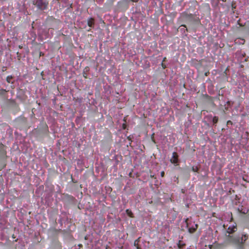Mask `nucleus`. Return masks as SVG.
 I'll return each instance as SVG.
<instances>
[{
  "instance_id": "8",
  "label": "nucleus",
  "mask_w": 249,
  "mask_h": 249,
  "mask_svg": "<svg viewBox=\"0 0 249 249\" xmlns=\"http://www.w3.org/2000/svg\"><path fill=\"white\" fill-rule=\"evenodd\" d=\"M125 212H126V213L127 215L129 217H130L131 218H133V217H134L133 213H132L131 210H130V209H126Z\"/></svg>"
},
{
  "instance_id": "9",
  "label": "nucleus",
  "mask_w": 249,
  "mask_h": 249,
  "mask_svg": "<svg viewBox=\"0 0 249 249\" xmlns=\"http://www.w3.org/2000/svg\"><path fill=\"white\" fill-rule=\"evenodd\" d=\"M185 246V244L182 243L181 241H179L178 243V247L179 249H183Z\"/></svg>"
},
{
  "instance_id": "28",
  "label": "nucleus",
  "mask_w": 249,
  "mask_h": 249,
  "mask_svg": "<svg viewBox=\"0 0 249 249\" xmlns=\"http://www.w3.org/2000/svg\"><path fill=\"white\" fill-rule=\"evenodd\" d=\"M205 75L206 76H207V72H205Z\"/></svg>"
},
{
  "instance_id": "22",
  "label": "nucleus",
  "mask_w": 249,
  "mask_h": 249,
  "mask_svg": "<svg viewBox=\"0 0 249 249\" xmlns=\"http://www.w3.org/2000/svg\"><path fill=\"white\" fill-rule=\"evenodd\" d=\"M232 124V122H231V121H228L227 122V124Z\"/></svg>"
},
{
  "instance_id": "5",
  "label": "nucleus",
  "mask_w": 249,
  "mask_h": 249,
  "mask_svg": "<svg viewBox=\"0 0 249 249\" xmlns=\"http://www.w3.org/2000/svg\"><path fill=\"white\" fill-rule=\"evenodd\" d=\"M171 163L176 164L178 162V155L177 152H174L172 153V156L170 159Z\"/></svg>"
},
{
  "instance_id": "6",
  "label": "nucleus",
  "mask_w": 249,
  "mask_h": 249,
  "mask_svg": "<svg viewBox=\"0 0 249 249\" xmlns=\"http://www.w3.org/2000/svg\"><path fill=\"white\" fill-rule=\"evenodd\" d=\"M87 24L90 27L92 28H94L95 26V20L92 18H89L87 20Z\"/></svg>"
},
{
  "instance_id": "21",
  "label": "nucleus",
  "mask_w": 249,
  "mask_h": 249,
  "mask_svg": "<svg viewBox=\"0 0 249 249\" xmlns=\"http://www.w3.org/2000/svg\"><path fill=\"white\" fill-rule=\"evenodd\" d=\"M137 249H142L141 247L139 246H138L137 247H136Z\"/></svg>"
},
{
  "instance_id": "12",
  "label": "nucleus",
  "mask_w": 249,
  "mask_h": 249,
  "mask_svg": "<svg viewBox=\"0 0 249 249\" xmlns=\"http://www.w3.org/2000/svg\"><path fill=\"white\" fill-rule=\"evenodd\" d=\"M114 2V0H107L106 4H107L109 6H111L113 5Z\"/></svg>"
},
{
  "instance_id": "18",
  "label": "nucleus",
  "mask_w": 249,
  "mask_h": 249,
  "mask_svg": "<svg viewBox=\"0 0 249 249\" xmlns=\"http://www.w3.org/2000/svg\"><path fill=\"white\" fill-rule=\"evenodd\" d=\"M84 77H85V78L87 77V75H86V74L85 73V71H84V75H83Z\"/></svg>"
},
{
  "instance_id": "1",
  "label": "nucleus",
  "mask_w": 249,
  "mask_h": 249,
  "mask_svg": "<svg viewBox=\"0 0 249 249\" xmlns=\"http://www.w3.org/2000/svg\"><path fill=\"white\" fill-rule=\"evenodd\" d=\"M237 230L236 225L230 226L227 231L229 234L226 237V241L232 244L236 249H245V242L248 239V236L244 233L237 235H230Z\"/></svg>"
},
{
  "instance_id": "27",
  "label": "nucleus",
  "mask_w": 249,
  "mask_h": 249,
  "mask_svg": "<svg viewBox=\"0 0 249 249\" xmlns=\"http://www.w3.org/2000/svg\"><path fill=\"white\" fill-rule=\"evenodd\" d=\"M184 222L187 223V219H184Z\"/></svg>"
},
{
  "instance_id": "30",
  "label": "nucleus",
  "mask_w": 249,
  "mask_h": 249,
  "mask_svg": "<svg viewBox=\"0 0 249 249\" xmlns=\"http://www.w3.org/2000/svg\"><path fill=\"white\" fill-rule=\"evenodd\" d=\"M245 61H248V58H245Z\"/></svg>"
},
{
  "instance_id": "16",
  "label": "nucleus",
  "mask_w": 249,
  "mask_h": 249,
  "mask_svg": "<svg viewBox=\"0 0 249 249\" xmlns=\"http://www.w3.org/2000/svg\"><path fill=\"white\" fill-rule=\"evenodd\" d=\"M161 65H162V67H163V68H165L166 67V65L163 64V63H161Z\"/></svg>"
},
{
  "instance_id": "3",
  "label": "nucleus",
  "mask_w": 249,
  "mask_h": 249,
  "mask_svg": "<svg viewBox=\"0 0 249 249\" xmlns=\"http://www.w3.org/2000/svg\"><path fill=\"white\" fill-rule=\"evenodd\" d=\"M33 4L35 5L38 10L43 11L47 10L49 5L48 0H33Z\"/></svg>"
},
{
  "instance_id": "23",
  "label": "nucleus",
  "mask_w": 249,
  "mask_h": 249,
  "mask_svg": "<svg viewBox=\"0 0 249 249\" xmlns=\"http://www.w3.org/2000/svg\"><path fill=\"white\" fill-rule=\"evenodd\" d=\"M62 0V1L64 2L65 3L67 2V1H68V0Z\"/></svg>"
},
{
  "instance_id": "10",
  "label": "nucleus",
  "mask_w": 249,
  "mask_h": 249,
  "mask_svg": "<svg viewBox=\"0 0 249 249\" xmlns=\"http://www.w3.org/2000/svg\"><path fill=\"white\" fill-rule=\"evenodd\" d=\"M218 0H212V5L214 6H217L218 5Z\"/></svg>"
},
{
  "instance_id": "20",
  "label": "nucleus",
  "mask_w": 249,
  "mask_h": 249,
  "mask_svg": "<svg viewBox=\"0 0 249 249\" xmlns=\"http://www.w3.org/2000/svg\"><path fill=\"white\" fill-rule=\"evenodd\" d=\"M231 6L232 9L235 8V6L234 5V4H232Z\"/></svg>"
},
{
  "instance_id": "31",
  "label": "nucleus",
  "mask_w": 249,
  "mask_h": 249,
  "mask_svg": "<svg viewBox=\"0 0 249 249\" xmlns=\"http://www.w3.org/2000/svg\"><path fill=\"white\" fill-rule=\"evenodd\" d=\"M90 30H91V29H90V28H89V29L87 30V31H90Z\"/></svg>"
},
{
  "instance_id": "11",
  "label": "nucleus",
  "mask_w": 249,
  "mask_h": 249,
  "mask_svg": "<svg viewBox=\"0 0 249 249\" xmlns=\"http://www.w3.org/2000/svg\"><path fill=\"white\" fill-rule=\"evenodd\" d=\"M140 237L138 238L137 239L135 240L134 243V246L137 247L138 246H139V243L140 242Z\"/></svg>"
},
{
  "instance_id": "32",
  "label": "nucleus",
  "mask_w": 249,
  "mask_h": 249,
  "mask_svg": "<svg viewBox=\"0 0 249 249\" xmlns=\"http://www.w3.org/2000/svg\"><path fill=\"white\" fill-rule=\"evenodd\" d=\"M183 26L182 25H181V26L180 27V28H181V27H182ZM184 27H185V26H183Z\"/></svg>"
},
{
  "instance_id": "19",
  "label": "nucleus",
  "mask_w": 249,
  "mask_h": 249,
  "mask_svg": "<svg viewBox=\"0 0 249 249\" xmlns=\"http://www.w3.org/2000/svg\"><path fill=\"white\" fill-rule=\"evenodd\" d=\"M125 127H126V124H123V128L124 129H125Z\"/></svg>"
},
{
  "instance_id": "24",
  "label": "nucleus",
  "mask_w": 249,
  "mask_h": 249,
  "mask_svg": "<svg viewBox=\"0 0 249 249\" xmlns=\"http://www.w3.org/2000/svg\"><path fill=\"white\" fill-rule=\"evenodd\" d=\"M131 0L133 1V2H137L139 0Z\"/></svg>"
},
{
  "instance_id": "29",
  "label": "nucleus",
  "mask_w": 249,
  "mask_h": 249,
  "mask_svg": "<svg viewBox=\"0 0 249 249\" xmlns=\"http://www.w3.org/2000/svg\"><path fill=\"white\" fill-rule=\"evenodd\" d=\"M88 69V68H86L85 70H86V71H87Z\"/></svg>"
},
{
  "instance_id": "33",
  "label": "nucleus",
  "mask_w": 249,
  "mask_h": 249,
  "mask_svg": "<svg viewBox=\"0 0 249 249\" xmlns=\"http://www.w3.org/2000/svg\"><path fill=\"white\" fill-rule=\"evenodd\" d=\"M223 0V1H226V0Z\"/></svg>"
},
{
  "instance_id": "26",
  "label": "nucleus",
  "mask_w": 249,
  "mask_h": 249,
  "mask_svg": "<svg viewBox=\"0 0 249 249\" xmlns=\"http://www.w3.org/2000/svg\"><path fill=\"white\" fill-rule=\"evenodd\" d=\"M6 78H13V77L11 76H8Z\"/></svg>"
},
{
  "instance_id": "15",
  "label": "nucleus",
  "mask_w": 249,
  "mask_h": 249,
  "mask_svg": "<svg viewBox=\"0 0 249 249\" xmlns=\"http://www.w3.org/2000/svg\"><path fill=\"white\" fill-rule=\"evenodd\" d=\"M164 175H165V173L164 171L161 172L160 175H161V177H163L164 176Z\"/></svg>"
},
{
  "instance_id": "2",
  "label": "nucleus",
  "mask_w": 249,
  "mask_h": 249,
  "mask_svg": "<svg viewBox=\"0 0 249 249\" xmlns=\"http://www.w3.org/2000/svg\"><path fill=\"white\" fill-rule=\"evenodd\" d=\"M189 13H188V20L194 22L195 24H199L200 19L198 17L196 14L195 10L196 7L197 5L196 1H192L189 2Z\"/></svg>"
},
{
  "instance_id": "17",
  "label": "nucleus",
  "mask_w": 249,
  "mask_h": 249,
  "mask_svg": "<svg viewBox=\"0 0 249 249\" xmlns=\"http://www.w3.org/2000/svg\"><path fill=\"white\" fill-rule=\"evenodd\" d=\"M11 79H9V78H7V79H6V80H7V82H8V83H10V82H11Z\"/></svg>"
},
{
  "instance_id": "7",
  "label": "nucleus",
  "mask_w": 249,
  "mask_h": 249,
  "mask_svg": "<svg viewBox=\"0 0 249 249\" xmlns=\"http://www.w3.org/2000/svg\"><path fill=\"white\" fill-rule=\"evenodd\" d=\"M197 228V225L195 224L194 226H192L191 227H189L188 225V231L190 233H193L195 232Z\"/></svg>"
},
{
  "instance_id": "13",
  "label": "nucleus",
  "mask_w": 249,
  "mask_h": 249,
  "mask_svg": "<svg viewBox=\"0 0 249 249\" xmlns=\"http://www.w3.org/2000/svg\"><path fill=\"white\" fill-rule=\"evenodd\" d=\"M218 121V117L214 116L213 119V124H215Z\"/></svg>"
},
{
  "instance_id": "4",
  "label": "nucleus",
  "mask_w": 249,
  "mask_h": 249,
  "mask_svg": "<svg viewBox=\"0 0 249 249\" xmlns=\"http://www.w3.org/2000/svg\"><path fill=\"white\" fill-rule=\"evenodd\" d=\"M6 150L5 146L2 143H0V157L3 158H6Z\"/></svg>"
},
{
  "instance_id": "14",
  "label": "nucleus",
  "mask_w": 249,
  "mask_h": 249,
  "mask_svg": "<svg viewBox=\"0 0 249 249\" xmlns=\"http://www.w3.org/2000/svg\"><path fill=\"white\" fill-rule=\"evenodd\" d=\"M198 170V168L197 167H193V170L194 172H197Z\"/></svg>"
},
{
  "instance_id": "25",
  "label": "nucleus",
  "mask_w": 249,
  "mask_h": 249,
  "mask_svg": "<svg viewBox=\"0 0 249 249\" xmlns=\"http://www.w3.org/2000/svg\"><path fill=\"white\" fill-rule=\"evenodd\" d=\"M179 30H180V31H182V30H184V28H180V27H179Z\"/></svg>"
}]
</instances>
